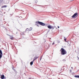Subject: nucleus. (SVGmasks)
<instances>
[{"label":"nucleus","instance_id":"9b49d317","mask_svg":"<svg viewBox=\"0 0 79 79\" xmlns=\"http://www.w3.org/2000/svg\"><path fill=\"white\" fill-rule=\"evenodd\" d=\"M64 40L65 41H66V38L65 37H64Z\"/></svg>","mask_w":79,"mask_h":79},{"label":"nucleus","instance_id":"f257e3e1","mask_svg":"<svg viewBox=\"0 0 79 79\" xmlns=\"http://www.w3.org/2000/svg\"><path fill=\"white\" fill-rule=\"evenodd\" d=\"M60 52H61V54L62 55H65L66 54L67 52L66 51V50H64V48H62L60 50Z\"/></svg>","mask_w":79,"mask_h":79},{"label":"nucleus","instance_id":"f8f14e48","mask_svg":"<svg viewBox=\"0 0 79 79\" xmlns=\"http://www.w3.org/2000/svg\"><path fill=\"white\" fill-rule=\"evenodd\" d=\"M42 57H41L40 59V61L42 60Z\"/></svg>","mask_w":79,"mask_h":79},{"label":"nucleus","instance_id":"20e7f679","mask_svg":"<svg viewBox=\"0 0 79 79\" xmlns=\"http://www.w3.org/2000/svg\"><path fill=\"white\" fill-rule=\"evenodd\" d=\"M2 55H3L2 52V51L1 50H0V58H2Z\"/></svg>","mask_w":79,"mask_h":79},{"label":"nucleus","instance_id":"f03ea898","mask_svg":"<svg viewBox=\"0 0 79 79\" xmlns=\"http://www.w3.org/2000/svg\"><path fill=\"white\" fill-rule=\"evenodd\" d=\"M36 23L37 24H39L40 25H41V26H45V23L40 22H39V21L36 22Z\"/></svg>","mask_w":79,"mask_h":79},{"label":"nucleus","instance_id":"6ab92c4d","mask_svg":"<svg viewBox=\"0 0 79 79\" xmlns=\"http://www.w3.org/2000/svg\"><path fill=\"white\" fill-rule=\"evenodd\" d=\"M37 26H38V25H37Z\"/></svg>","mask_w":79,"mask_h":79},{"label":"nucleus","instance_id":"39448f33","mask_svg":"<svg viewBox=\"0 0 79 79\" xmlns=\"http://www.w3.org/2000/svg\"><path fill=\"white\" fill-rule=\"evenodd\" d=\"M77 13H75L74 14V15L72 16V17L73 18H74L75 17H76V16H77Z\"/></svg>","mask_w":79,"mask_h":79},{"label":"nucleus","instance_id":"9d476101","mask_svg":"<svg viewBox=\"0 0 79 79\" xmlns=\"http://www.w3.org/2000/svg\"><path fill=\"white\" fill-rule=\"evenodd\" d=\"M6 7H7V6H2V8H6Z\"/></svg>","mask_w":79,"mask_h":79},{"label":"nucleus","instance_id":"aec40b11","mask_svg":"<svg viewBox=\"0 0 79 79\" xmlns=\"http://www.w3.org/2000/svg\"><path fill=\"white\" fill-rule=\"evenodd\" d=\"M12 32H13V31H12Z\"/></svg>","mask_w":79,"mask_h":79},{"label":"nucleus","instance_id":"ddd939ff","mask_svg":"<svg viewBox=\"0 0 79 79\" xmlns=\"http://www.w3.org/2000/svg\"><path fill=\"white\" fill-rule=\"evenodd\" d=\"M29 29L27 28V29L26 30V31H28V30L29 31Z\"/></svg>","mask_w":79,"mask_h":79},{"label":"nucleus","instance_id":"1a4fd4ad","mask_svg":"<svg viewBox=\"0 0 79 79\" xmlns=\"http://www.w3.org/2000/svg\"><path fill=\"white\" fill-rule=\"evenodd\" d=\"M34 60H33V61L31 62L30 63V64L31 65H32V64H33V63H34Z\"/></svg>","mask_w":79,"mask_h":79},{"label":"nucleus","instance_id":"0eeeda50","mask_svg":"<svg viewBox=\"0 0 79 79\" xmlns=\"http://www.w3.org/2000/svg\"><path fill=\"white\" fill-rule=\"evenodd\" d=\"M38 58H39V57H37V56H35L34 58H33V61H34L35 60H37V59Z\"/></svg>","mask_w":79,"mask_h":79},{"label":"nucleus","instance_id":"a211bd4d","mask_svg":"<svg viewBox=\"0 0 79 79\" xmlns=\"http://www.w3.org/2000/svg\"><path fill=\"white\" fill-rule=\"evenodd\" d=\"M72 69H73V67H71Z\"/></svg>","mask_w":79,"mask_h":79},{"label":"nucleus","instance_id":"6e6552de","mask_svg":"<svg viewBox=\"0 0 79 79\" xmlns=\"http://www.w3.org/2000/svg\"><path fill=\"white\" fill-rule=\"evenodd\" d=\"M10 39L11 40H14V37H13V36L12 35H10Z\"/></svg>","mask_w":79,"mask_h":79},{"label":"nucleus","instance_id":"f3484780","mask_svg":"<svg viewBox=\"0 0 79 79\" xmlns=\"http://www.w3.org/2000/svg\"><path fill=\"white\" fill-rule=\"evenodd\" d=\"M60 28V27H58V28Z\"/></svg>","mask_w":79,"mask_h":79},{"label":"nucleus","instance_id":"423d86ee","mask_svg":"<svg viewBox=\"0 0 79 79\" xmlns=\"http://www.w3.org/2000/svg\"><path fill=\"white\" fill-rule=\"evenodd\" d=\"M1 78L2 79H6V77H5V76L4 75H2L1 76Z\"/></svg>","mask_w":79,"mask_h":79},{"label":"nucleus","instance_id":"4468645a","mask_svg":"<svg viewBox=\"0 0 79 79\" xmlns=\"http://www.w3.org/2000/svg\"><path fill=\"white\" fill-rule=\"evenodd\" d=\"M12 68L13 69H14V66H12Z\"/></svg>","mask_w":79,"mask_h":79},{"label":"nucleus","instance_id":"dca6fc26","mask_svg":"<svg viewBox=\"0 0 79 79\" xmlns=\"http://www.w3.org/2000/svg\"><path fill=\"white\" fill-rule=\"evenodd\" d=\"M29 79H31V78H29Z\"/></svg>","mask_w":79,"mask_h":79},{"label":"nucleus","instance_id":"7ed1b4c3","mask_svg":"<svg viewBox=\"0 0 79 79\" xmlns=\"http://www.w3.org/2000/svg\"><path fill=\"white\" fill-rule=\"evenodd\" d=\"M48 29H54V27H51L50 25H48Z\"/></svg>","mask_w":79,"mask_h":79},{"label":"nucleus","instance_id":"2eb2a0df","mask_svg":"<svg viewBox=\"0 0 79 79\" xmlns=\"http://www.w3.org/2000/svg\"><path fill=\"white\" fill-rule=\"evenodd\" d=\"M55 44V42H53L52 44V45H54Z\"/></svg>","mask_w":79,"mask_h":79}]
</instances>
